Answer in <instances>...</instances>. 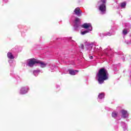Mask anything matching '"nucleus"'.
I'll use <instances>...</instances> for the list:
<instances>
[{"label": "nucleus", "instance_id": "9", "mask_svg": "<svg viewBox=\"0 0 131 131\" xmlns=\"http://www.w3.org/2000/svg\"><path fill=\"white\" fill-rule=\"evenodd\" d=\"M27 92H28V89L25 88H22L20 90V94H21L22 95L26 94Z\"/></svg>", "mask_w": 131, "mask_h": 131}, {"label": "nucleus", "instance_id": "18", "mask_svg": "<svg viewBox=\"0 0 131 131\" xmlns=\"http://www.w3.org/2000/svg\"><path fill=\"white\" fill-rule=\"evenodd\" d=\"M90 58L91 59H93V56H90Z\"/></svg>", "mask_w": 131, "mask_h": 131}, {"label": "nucleus", "instance_id": "17", "mask_svg": "<svg viewBox=\"0 0 131 131\" xmlns=\"http://www.w3.org/2000/svg\"><path fill=\"white\" fill-rule=\"evenodd\" d=\"M79 47L81 49H82V50H83L84 49V46L83 44H80Z\"/></svg>", "mask_w": 131, "mask_h": 131}, {"label": "nucleus", "instance_id": "2", "mask_svg": "<svg viewBox=\"0 0 131 131\" xmlns=\"http://www.w3.org/2000/svg\"><path fill=\"white\" fill-rule=\"evenodd\" d=\"M107 0H101L102 4L99 5V10L101 14H105L106 13V1Z\"/></svg>", "mask_w": 131, "mask_h": 131}, {"label": "nucleus", "instance_id": "13", "mask_svg": "<svg viewBox=\"0 0 131 131\" xmlns=\"http://www.w3.org/2000/svg\"><path fill=\"white\" fill-rule=\"evenodd\" d=\"M104 96L105 95L103 93L99 94V95H98V98H99V99H103V98H104Z\"/></svg>", "mask_w": 131, "mask_h": 131}, {"label": "nucleus", "instance_id": "16", "mask_svg": "<svg viewBox=\"0 0 131 131\" xmlns=\"http://www.w3.org/2000/svg\"><path fill=\"white\" fill-rule=\"evenodd\" d=\"M123 34H124V35H126V34H127V30H126V29H124L123 31Z\"/></svg>", "mask_w": 131, "mask_h": 131}, {"label": "nucleus", "instance_id": "1", "mask_svg": "<svg viewBox=\"0 0 131 131\" xmlns=\"http://www.w3.org/2000/svg\"><path fill=\"white\" fill-rule=\"evenodd\" d=\"M109 74L108 73V71L106 70L105 68H101L97 73L96 76L98 77V81L100 84H102V83H104V81L105 80H107L108 79Z\"/></svg>", "mask_w": 131, "mask_h": 131}, {"label": "nucleus", "instance_id": "10", "mask_svg": "<svg viewBox=\"0 0 131 131\" xmlns=\"http://www.w3.org/2000/svg\"><path fill=\"white\" fill-rule=\"evenodd\" d=\"M7 57L9 58V59H10L11 60L14 59L15 57H14V56H13V54H12V53L8 52L7 54Z\"/></svg>", "mask_w": 131, "mask_h": 131}, {"label": "nucleus", "instance_id": "3", "mask_svg": "<svg viewBox=\"0 0 131 131\" xmlns=\"http://www.w3.org/2000/svg\"><path fill=\"white\" fill-rule=\"evenodd\" d=\"M38 63H39V60L33 58L28 60V66L29 67L32 68L35 64H38Z\"/></svg>", "mask_w": 131, "mask_h": 131}, {"label": "nucleus", "instance_id": "14", "mask_svg": "<svg viewBox=\"0 0 131 131\" xmlns=\"http://www.w3.org/2000/svg\"><path fill=\"white\" fill-rule=\"evenodd\" d=\"M117 114H118L117 112H114L112 113V115L113 117H117Z\"/></svg>", "mask_w": 131, "mask_h": 131}, {"label": "nucleus", "instance_id": "8", "mask_svg": "<svg viewBox=\"0 0 131 131\" xmlns=\"http://www.w3.org/2000/svg\"><path fill=\"white\" fill-rule=\"evenodd\" d=\"M122 115L124 118H125V117H127L128 116V115L127 114V111L125 110H122L121 111Z\"/></svg>", "mask_w": 131, "mask_h": 131}, {"label": "nucleus", "instance_id": "4", "mask_svg": "<svg viewBox=\"0 0 131 131\" xmlns=\"http://www.w3.org/2000/svg\"><path fill=\"white\" fill-rule=\"evenodd\" d=\"M81 21L80 19L78 17H76L75 19V22H74V27L76 28H77L80 26Z\"/></svg>", "mask_w": 131, "mask_h": 131}, {"label": "nucleus", "instance_id": "12", "mask_svg": "<svg viewBox=\"0 0 131 131\" xmlns=\"http://www.w3.org/2000/svg\"><path fill=\"white\" fill-rule=\"evenodd\" d=\"M125 6H126V3L123 2L121 3V5H120L121 8H125Z\"/></svg>", "mask_w": 131, "mask_h": 131}, {"label": "nucleus", "instance_id": "6", "mask_svg": "<svg viewBox=\"0 0 131 131\" xmlns=\"http://www.w3.org/2000/svg\"><path fill=\"white\" fill-rule=\"evenodd\" d=\"M74 12L75 13V15L78 16V17H80V16H81V13H82V11H81V10H80V8H79V7H77L75 8Z\"/></svg>", "mask_w": 131, "mask_h": 131}, {"label": "nucleus", "instance_id": "11", "mask_svg": "<svg viewBox=\"0 0 131 131\" xmlns=\"http://www.w3.org/2000/svg\"><path fill=\"white\" fill-rule=\"evenodd\" d=\"M38 64H40V67H41V68H45V67L47 66V63H45L43 62H40L39 61Z\"/></svg>", "mask_w": 131, "mask_h": 131}, {"label": "nucleus", "instance_id": "15", "mask_svg": "<svg viewBox=\"0 0 131 131\" xmlns=\"http://www.w3.org/2000/svg\"><path fill=\"white\" fill-rule=\"evenodd\" d=\"M86 33H89L88 30H85L83 32H81V34H82V35H84V34H86Z\"/></svg>", "mask_w": 131, "mask_h": 131}, {"label": "nucleus", "instance_id": "7", "mask_svg": "<svg viewBox=\"0 0 131 131\" xmlns=\"http://www.w3.org/2000/svg\"><path fill=\"white\" fill-rule=\"evenodd\" d=\"M68 71H69V74H70L71 75H75L76 72H79V71L78 70H74L72 69H69Z\"/></svg>", "mask_w": 131, "mask_h": 131}, {"label": "nucleus", "instance_id": "5", "mask_svg": "<svg viewBox=\"0 0 131 131\" xmlns=\"http://www.w3.org/2000/svg\"><path fill=\"white\" fill-rule=\"evenodd\" d=\"M82 28H84L85 29H88L89 28V30L91 31L93 29V27H92V24L89 23H84L83 25L81 26Z\"/></svg>", "mask_w": 131, "mask_h": 131}]
</instances>
